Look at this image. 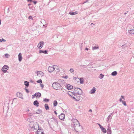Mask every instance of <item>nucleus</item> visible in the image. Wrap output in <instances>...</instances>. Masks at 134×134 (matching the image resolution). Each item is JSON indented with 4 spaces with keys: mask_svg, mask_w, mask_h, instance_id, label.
I'll use <instances>...</instances> for the list:
<instances>
[{
    "mask_svg": "<svg viewBox=\"0 0 134 134\" xmlns=\"http://www.w3.org/2000/svg\"><path fill=\"white\" fill-rule=\"evenodd\" d=\"M6 40L3 38H2L0 40V41L1 42H3L4 41L5 42Z\"/></svg>",
    "mask_w": 134,
    "mask_h": 134,
    "instance_id": "nucleus-41",
    "label": "nucleus"
},
{
    "mask_svg": "<svg viewBox=\"0 0 134 134\" xmlns=\"http://www.w3.org/2000/svg\"><path fill=\"white\" fill-rule=\"evenodd\" d=\"M37 74L39 76H42L44 75V73L41 71H38L37 72Z\"/></svg>",
    "mask_w": 134,
    "mask_h": 134,
    "instance_id": "nucleus-14",
    "label": "nucleus"
},
{
    "mask_svg": "<svg viewBox=\"0 0 134 134\" xmlns=\"http://www.w3.org/2000/svg\"><path fill=\"white\" fill-rule=\"evenodd\" d=\"M59 119L61 120H64L65 119V115L64 114L61 113L59 115Z\"/></svg>",
    "mask_w": 134,
    "mask_h": 134,
    "instance_id": "nucleus-7",
    "label": "nucleus"
},
{
    "mask_svg": "<svg viewBox=\"0 0 134 134\" xmlns=\"http://www.w3.org/2000/svg\"><path fill=\"white\" fill-rule=\"evenodd\" d=\"M24 85L26 87H28L29 86V82L27 81H25L24 82Z\"/></svg>",
    "mask_w": 134,
    "mask_h": 134,
    "instance_id": "nucleus-22",
    "label": "nucleus"
},
{
    "mask_svg": "<svg viewBox=\"0 0 134 134\" xmlns=\"http://www.w3.org/2000/svg\"><path fill=\"white\" fill-rule=\"evenodd\" d=\"M40 86L41 87H42V88H43L44 87V85L43 84H41L40 85Z\"/></svg>",
    "mask_w": 134,
    "mask_h": 134,
    "instance_id": "nucleus-47",
    "label": "nucleus"
},
{
    "mask_svg": "<svg viewBox=\"0 0 134 134\" xmlns=\"http://www.w3.org/2000/svg\"><path fill=\"white\" fill-rule=\"evenodd\" d=\"M28 2H32V0H27Z\"/></svg>",
    "mask_w": 134,
    "mask_h": 134,
    "instance_id": "nucleus-54",
    "label": "nucleus"
},
{
    "mask_svg": "<svg viewBox=\"0 0 134 134\" xmlns=\"http://www.w3.org/2000/svg\"><path fill=\"white\" fill-rule=\"evenodd\" d=\"M48 120V124L49 125V126L51 128H52V127H51V125L50 124V123L49 121Z\"/></svg>",
    "mask_w": 134,
    "mask_h": 134,
    "instance_id": "nucleus-48",
    "label": "nucleus"
},
{
    "mask_svg": "<svg viewBox=\"0 0 134 134\" xmlns=\"http://www.w3.org/2000/svg\"><path fill=\"white\" fill-rule=\"evenodd\" d=\"M88 50V49L87 48H86L85 49V50Z\"/></svg>",
    "mask_w": 134,
    "mask_h": 134,
    "instance_id": "nucleus-61",
    "label": "nucleus"
},
{
    "mask_svg": "<svg viewBox=\"0 0 134 134\" xmlns=\"http://www.w3.org/2000/svg\"><path fill=\"white\" fill-rule=\"evenodd\" d=\"M30 82L32 83L34 82V81L32 80H31L30 81Z\"/></svg>",
    "mask_w": 134,
    "mask_h": 134,
    "instance_id": "nucleus-56",
    "label": "nucleus"
},
{
    "mask_svg": "<svg viewBox=\"0 0 134 134\" xmlns=\"http://www.w3.org/2000/svg\"><path fill=\"white\" fill-rule=\"evenodd\" d=\"M54 113L56 115H57V113L56 111H54Z\"/></svg>",
    "mask_w": 134,
    "mask_h": 134,
    "instance_id": "nucleus-58",
    "label": "nucleus"
},
{
    "mask_svg": "<svg viewBox=\"0 0 134 134\" xmlns=\"http://www.w3.org/2000/svg\"><path fill=\"white\" fill-rule=\"evenodd\" d=\"M128 32L131 34H134V30L133 29L129 30L128 31Z\"/></svg>",
    "mask_w": 134,
    "mask_h": 134,
    "instance_id": "nucleus-23",
    "label": "nucleus"
},
{
    "mask_svg": "<svg viewBox=\"0 0 134 134\" xmlns=\"http://www.w3.org/2000/svg\"><path fill=\"white\" fill-rule=\"evenodd\" d=\"M31 5V4H28V6H30V5Z\"/></svg>",
    "mask_w": 134,
    "mask_h": 134,
    "instance_id": "nucleus-63",
    "label": "nucleus"
},
{
    "mask_svg": "<svg viewBox=\"0 0 134 134\" xmlns=\"http://www.w3.org/2000/svg\"><path fill=\"white\" fill-rule=\"evenodd\" d=\"M5 55L6 58H8V57L9 55L7 53L5 54Z\"/></svg>",
    "mask_w": 134,
    "mask_h": 134,
    "instance_id": "nucleus-46",
    "label": "nucleus"
},
{
    "mask_svg": "<svg viewBox=\"0 0 134 134\" xmlns=\"http://www.w3.org/2000/svg\"><path fill=\"white\" fill-rule=\"evenodd\" d=\"M73 89H74V90L75 92V93H77L78 92H80V91H81L82 92V91L81 89L80 88H78V87H74L73 88Z\"/></svg>",
    "mask_w": 134,
    "mask_h": 134,
    "instance_id": "nucleus-6",
    "label": "nucleus"
},
{
    "mask_svg": "<svg viewBox=\"0 0 134 134\" xmlns=\"http://www.w3.org/2000/svg\"><path fill=\"white\" fill-rule=\"evenodd\" d=\"M21 55L22 54L21 53H20L18 55V60L19 62H21L22 59Z\"/></svg>",
    "mask_w": 134,
    "mask_h": 134,
    "instance_id": "nucleus-19",
    "label": "nucleus"
},
{
    "mask_svg": "<svg viewBox=\"0 0 134 134\" xmlns=\"http://www.w3.org/2000/svg\"><path fill=\"white\" fill-rule=\"evenodd\" d=\"M35 96H34V95H32V99H33V98H35Z\"/></svg>",
    "mask_w": 134,
    "mask_h": 134,
    "instance_id": "nucleus-57",
    "label": "nucleus"
},
{
    "mask_svg": "<svg viewBox=\"0 0 134 134\" xmlns=\"http://www.w3.org/2000/svg\"><path fill=\"white\" fill-rule=\"evenodd\" d=\"M37 83H41L42 82V81L41 79H40L37 81Z\"/></svg>",
    "mask_w": 134,
    "mask_h": 134,
    "instance_id": "nucleus-38",
    "label": "nucleus"
},
{
    "mask_svg": "<svg viewBox=\"0 0 134 134\" xmlns=\"http://www.w3.org/2000/svg\"><path fill=\"white\" fill-rule=\"evenodd\" d=\"M63 77L65 79H67L68 78V76H63Z\"/></svg>",
    "mask_w": 134,
    "mask_h": 134,
    "instance_id": "nucleus-50",
    "label": "nucleus"
},
{
    "mask_svg": "<svg viewBox=\"0 0 134 134\" xmlns=\"http://www.w3.org/2000/svg\"><path fill=\"white\" fill-rule=\"evenodd\" d=\"M25 90L26 92L27 93H28L29 92V91L27 89L25 88Z\"/></svg>",
    "mask_w": 134,
    "mask_h": 134,
    "instance_id": "nucleus-45",
    "label": "nucleus"
},
{
    "mask_svg": "<svg viewBox=\"0 0 134 134\" xmlns=\"http://www.w3.org/2000/svg\"><path fill=\"white\" fill-rule=\"evenodd\" d=\"M47 52L48 51H39V53H43L46 54L48 53Z\"/></svg>",
    "mask_w": 134,
    "mask_h": 134,
    "instance_id": "nucleus-27",
    "label": "nucleus"
},
{
    "mask_svg": "<svg viewBox=\"0 0 134 134\" xmlns=\"http://www.w3.org/2000/svg\"><path fill=\"white\" fill-rule=\"evenodd\" d=\"M29 8L30 9L33 10H35V7L33 6H29Z\"/></svg>",
    "mask_w": 134,
    "mask_h": 134,
    "instance_id": "nucleus-35",
    "label": "nucleus"
},
{
    "mask_svg": "<svg viewBox=\"0 0 134 134\" xmlns=\"http://www.w3.org/2000/svg\"><path fill=\"white\" fill-rule=\"evenodd\" d=\"M118 74V73L116 71H114L112 72L111 74V75L113 76H115L116 75Z\"/></svg>",
    "mask_w": 134,
    "mask_h": 134,
    "instance_id": "nucleus-26",
    "label": "nucleus"
},
{
    "mask_svg": "<svg viewBox=\"0 0 134 134\" xmlns=\"http://www.w3.org/2000/svg\"><path fill=\"white\" fill-rule=\"evenodd\" d=\"M28 114L29 117H31L32 115H33V114L32 112L29 113Z\"/></svg>",
    "mask_w": 134,
    "mask_h": 134,
    "instance_id": "nucleus-42",
    "label": "nucleus"
},
{
    "mask_svg": "<svg viewBox=\"0 0 134 134\" xmlns=\"http://www.w3.org/2000/svg\"><path fill=\"white\" fill-rule=\"evenodd\" d=\"M29 16V19H31H31H33V18H32V16Z\"/></svg>",
    "mask_w": 134,
    "mask_h": 134,
    "instance_id": "nucleus-43",
    "label": "nucleus"
},
{
    "mask_svg": "<svg viewBox=\"0 0 134 134\" xmlns=\"http://www.w3.org/2000/svg\"><path fill=\"white\" fill-rule=\"evenodd\" d=\"M36 94H37L36 95V97H40L41 96V94L40 92H37L36 93Z\"/></svg>",
    "mask_w": 134,
    "mask_h": 134,
    "instance_id": "nucleus-33",
    "label": "nucleus"
},
{
    "mask_svg": "<svg viewBox=\"0 0 134 134\" xmlns=\"http://www.w3.org/2000/svg\"><path fill=\"white\" fill-rule=\"evenodd\" d=\"M130 44V43H129V42H128L127 43H126L122 45V48H125L126 47H127L128 46H129Z\"/></svg>",
    "mask_w": 134,
    "mask_h": 134,
    "instance_id": "nucleus-21",
    "label": "nucleus"
},
{
    "mask_svg": "<svg viewBox=\"0 0 134 134\" xmlns=\"http://www.w3.org/2000/svg\"><path fill=\"white\" fill-rule=\"evenodd\" d=\"M52 87L54 89L56 90L60 89L62 90L63 88L62 85L57 82H54L52 84Z\"/></svg>",
    "mask_w": 134,
    "mask_h": 134,
    "instance_id": "nucleus-2",
    "label": "nucleus"
},
{
    "mask_svg": "<svg viewBox=\"0 0 134 134\" xmlns=\"http://www.w3.org/2000/svg\"><path fill=\"white\" fill-rule=\"evenodd\" d=\"M124 96H121V97L122 98V99H125V98H124Z\"/></svg>",
    "mask_w": 134,
    "mask_h": 134,
    "instance_id": "nucleus-51",
    "label": "nucleus"
},
{
    "mask_svg": "<svg viewBox=\"0 0 134 134\" xmlns=\"http://www.w3.org/2000/svg\"><path fill=\"white\" fill-rule=\"evenodd\" d=\"M94 25V24H93V23H92L91 24V25Z\"/></svg>",
    "mask_w": 134,
    "mask_h": 134,
    "instance_id": "nucleus-64",
    "label": "nucleus"
},
{
    "mask_svg": "<svg viewBox=\"0 0 134 134\" xmlns=\"http://www.w3.org/2000/svg\"><path fill=\"white\" fill-rule=\"evenodd\" d=\"M69 14L71 15H76L77 14V13L76 11L75 12H70Z\"/></svg>",
    "mask_w": 134,
    "mask_h": 134,
    "instance_id": "nucleus-24",
    "label": "nucleus"
},
{
    "mask_svg": "<svg viewBox=\"0 0 134 134\" xmlns=\"http://www.w3.org/2000/svg\"><path fill=\"white\" fill-rule=\"evenodd\" d=\"M51 119H53L54 121L57 124L58 123V121L57 120L56 118H54L53 117H52L51 118Z\"/></svg>",
    "mask_w": 134,
    "mask_h": 134,
    "instance_id": "nucleus-29",
    "label": "nucleus"
},
{
    "mask_svg": "<svg viewBox=\"0 0 134 134\" xmlns=\"http://www.w3.org/2000/svg\"><path fill=\"white\" fill-rule=\"evenodd\" d=\"M68 90H71V89L73 88L74 87L73 86L70 84H68L66 86Z\"/></svg>",
    "mask_w": 134,
    "mask_h": 134,
    "instance_id": "nucleus-17",
    "label": "nucleus"
},
{
    "mask_svg": "<svg viewBox=\"0 0 134 134\" xmlns=\"http://www.w3.org/2000/svg\"><path fill=\"white\" fill-rule=\"evenodd\" d=\"M58 82L59 83H62V84H64L65 81L63 79H60L58 80Z\"/></svg>",
    "mask_w": 134,
    "mask_h": 134,
    "instance_id": "nucleus-28",
    "label": "nucleus"
},
{
    "mask_svg": "<svg viewBox=\"0 0 134 134\" xmlns=\"http://www.w3.org/2000/svg\"><path fill=\"white\" fill-rule=\"evenodd\" d=\"M96 90V88L95 87H93L92 89L91 90V92H90V93L93 94L95 93V91Z\"/></svg>",
    "mask_w": 134,
    "mask_h": 134,
    "instance_id": "nucleus-16",
    "label": "nucleus"
},
{
    "mask_svg": "<svg viewBox=\"0 0 134 134\" xmlns=\"http://www.w3.org/2000/svg\"><path fill=\"white\" fill-rule=\"evenodd\" d=\"M17 97L19 98H21L22 99H23V94L20 92H17L16 94Z\"/></svg>",
    "mask_w": 134,
    "mask_h": 134,
    "instance_id": "nucleus-9",
    "label": "nucleus"
},
{
    "mask_svg": "<svg viewBox=\"0 0 134 134\" xmlns=\"http://www.w3.org/2000/svg\"><path fill=\"white\" fill-rule=\"evenodd\" d=\"M89 111L90 112V111H91V112H92V110L91 109H90V110H89Z\"/></svg>",
    "mask_w": 134,
    "mask_h": 134,
    "instance_id": "nucleus-62",
    "label": "nucleus"
},
{
    "mask_svg": "<svg viewBox=\"0 0 134 134\" xmlns=\"http://www.w3.org/2000/svg\"><path fill=\"white\" fill-rule=\"evenodd\" d=\"M44 44V43L43 41L40 42L38 44L37 47L39 49H41L43 47Z\"/></svg>",
    "mask_w": 134,
    "mask_h": 134,
    "instance_id": "nucleus-8",
    "label": "nucleus"
},
{
    "mask_svg": "<svg viewBox=\"0 0 134 134\" xmlns=\"http://www.w3.org/2000/svg\"><path fill=\"white\" fill-rule=\"evenodd\" d=\"M122 102L124 106H126L127 105L126 102L125 101L123 100Z\"/></svg>",
    "mask_w": 134,
    "mask_h": 134,
    "instance_id": "nucleus-40",
    "label": "nucleus"
},
{
    "mask_svg": "<svg viewBox=\"0 0 134 134\" xmlns=\"http://www.w3.org/2000/svg\"><path fill=\"white\" fill-rule=\"evenodd\" d=\"M57 104L58 103L57 101L55 100L54 101L53 105L54 107L56 106L57 105Z\"/></svg>",
    "mask_w": 134,
    "mask_h": 134,
    "instance_id": "nucleus-34",
    "label": "nucleus"
},
{
    "mask_svg": "<svg viewBox=\"0 0 134 134\" xmlns=\"http://www.w3.org/2000/svg\"><path fill=\"white\" fill-rule=\"evenodd\" d=\"M37 111H39V112H36L35 111H33L32 113L33 114H39L42 112V111L40 109H38Z\"/></svg>",
    "mask_w": 134,
    "mask_h": 134,
    "instance_id": "nucleus-18",
    "label": "nucleus"
},
{
    "mask_svg": "<svg viewBox=\"0 0 134 134\" xmlns=\"http://www.w3.org/2000/svg\"><path fill=\"white\" fill-rule=\"evenodd\" d=\"M9 67L7 65H4L2 67V70L4 73L7 72V70L8 69Z\"/></svg>",
    "mask_w": 134,
    "mask_h": 134,
    "instance_id": "nucleus-4",
    "label": "nucleus"
},
{
    "mask_svg": "<svg viewBox=\"0 0 134 134\" xmlns=\"http://www.w3.org/2000/svg\"><path fill=\"white\" fill-rule=\"evenodd\" d=\"M112 131H111V128L110 127L108 126V128L107 131V134H111Z\"/></svg>",
    "mask_w": 134,
    "mask_h": 134,
    "instance_id": "nucleus-15",
    "label": "nucleus"
},
{
    "mask_svg": "<svg viewBox=\"0 0 134 134\" xmlns=\"http://www.w3.org/2000/svg\"><path fill=\"white\" fill-rule=\"evenodd\" d=\"M71 93L69 94H68L72 97V98L75 100L77 101H79L80 99V95L82 94L81 91L80 92H78L77 93H74L73 92H70Z\"/></svg>",
    "mask_w": 134,
    "mask_h": 134,
    "instance_id": "nucleus-1",
    "label": "nucleus"
},
{
    "mask_svg": "<svg viewBox=\"0 0 134 134\" xmlns=\"http://www.w3.org/2000/svg\"><path fill=\"white\" fill-rule=\"evenodd\" d=\"M104 76V75H103V74H100L99 77L100 79H102L103 77Z\"/></svg>",
    "mask_w": 134,
    "mask_h": 134,
    "instance_id": "nucleus-37",
    "label": "nucleus"
},
{
    "mask_svg": "<svg viewBox=\"0 0 134 134\" xmlns=\"http://www.w3.org/2000/svg\"><path fill=\"white\" fill-rule=\"evenodd\" d=\"M44 107L45 109L47 110H49V106L47 104H45L44 105Z\"/></svg>",
    "mask_w": 134,
    "mask_h": 134,
    "instance_id": "nucleus-25",
    "label": "nucleus"
},
{
    "mask_svg": "<svg viewBox=\"0 0 134 134\" xmlns=\"http://www.w3.org/2000/svg\"><path fill=\"white\" fill-rule=\"evenodd\" d=\"M43 101L46 102H48L49 101V99L45 98L44 99Z\"/></svg>",
    "mask_w": 134,
    "mask_h": 134,
    "instance_id": "nucleus-39",
    "label": "nucleus"
},
{
    "mask_svg": "<svg viewBox=\"0 0 134 134\" xmlns=\"http://www.w3.org/2000/svg\"><path fill=\"white\" fill-rule=\"evenodd\" d=\"M73 130H75L77 132H81L82 131V126L80 124L78 125H76V128H74Z\"/></svg>",
    "mask_w": 134,
    "mask_h": 134,
    "instance_id": "nucleus-3",
    "label": "nucleus"
},
{
    "mask_svg": "<svg viewBox=\"0 0 134 134\" xmlns=\"http://www.w3.org/2000/svg\"><path fill=\"white\" fill-rule=\"evenodd\" d=\"M119 100L121 102H122V101H123V100H122V98H120L119 99Z\"/></svg>",
    "mask_w": 134,
    "mask_h": 134,
    "instance_id": "nucleus-52",
    "label": "nucleus"
},
{
    "mask_svg": "<svg viewBox=\"0 0 134 134\" xmlns=\"http://www.w3.org/2000/svg\"><path fill=\"white\" fill-rule=\"evenodd\" d=\"M80 81L81 84H82L83 83V79L82 78H80Z\"/></svg>",
    "mask_w": 134,
    "mask_h": 134,
    "instance_id": "nucleus-32",
    "label": "nucleus"
},
{
    "mask_svg": "<svg viewBox=\"0 0 134 134\" xmlns=\"http://www.w3.org/2000/svg\"><path fill=\"white\" fill-rule=\"evenodd\" d=\"M54 69L55 68L54 67L49 66L48 68V71L49 72L51 73L53 71Z\"/></svg>",
    "mask_w": 134,
    "mask_h": 134,
    "instance_id": "nucleus-12",
    "label": "nucleus"
},
{
    "mask_svg": "<svg viewBox=\"0 0 134 134\" xmlns=\"http://www.w3.org/2000/svg\"><path fill=\"white\" fill-rule=\"evenodd\" d=\"M33 3H34L35 4H36V3H37V2L36 1H32Z\"/></svg>",
    "mask_w": 134,
    "mask_h": 134,
    "instance_id": "nucleus-49",
    "label": "nucleus"
},
{
    "mask_svg": "<svg viewBox=\"0 0 134 134\" xmlns=\"http://www.w3.org/2000/svg\"><path fill=\"white\" fill-rule=\"evenodd\" d=\"M70 71L72 73L74 71V70L73 69L71 68L70 69Z\"/></svg>",
    "mask_w": 134,
    "mask_h": 134,
    "instance_id": "nucleus-44",
    "label": "nucleus"
},
{
    "mask_svg": "<svg viewBox=\"0 0 134 134\" xmlns=\"http://www.w3.org/2000/svg\"><path fill=\"white\" fill-rule=\"evenodd\" d=\"M71 126L74 128H75L76 127V125L75 123H72L71 125Z\"/></svg>",
    "mask_w": 134,
    "mask_h": 134,
    "instance_id": "nucleus-30",
    "label": "nucleus"
},
{
    "mask_svg": "<svg viewBox=\"0 0 134 134\" xmlns=\"http://www.w3.org/2000/svg\"><path fill=\"white\" fill-rule=\"evenodd\" d=\"M83 43H80L79 47L80 48V50H81L82 49V46H83Z\"/></svg>",
    "mask_w": 134,
    "mask_h": 134,
    "instance_id": "nucleus-31",
    "label": "nucleus"
},
{
    "mask_svg": "<svg viewBox=\"0 0 134 134\" xmlns=\"http://www.w3.org/2000/svg\"><path fill=\"white\" fill-rule=\"evenodd\" d=\"M99 47L98 46H94L93 48H92L93 50L94 49H99Z\"/></svg>",
    "mask_w": 134,
    "mask_h": 134,
    "instance_id": "nucleus-36",
    "label": "nucleus"
},
{
    "mask_svg": "<svg viewBox=\"0 0 134 134\" xmlns=\"http://www.w3.org/2000/svg\"><path fill=\"white\" fill-rule=\"evenodd\" d=\"M72 123H75L76 125H78L79 124V122L76 119H73L71 120Z\"/></svg>",
    "mask_w": 134,
    "mask_h": 134,
    "instance_id": "nucleus-11",
    "label": "nucleus"
},
{
    "mask_svg": "<svg viewBox=\"0 0 134 134\" xmlns=\"http://www.w3.org/2000/svg\"><path fill=\"white\" fill-rule=\"evenodd\" d=\"M37 94H36V93H35L34 94V96H35L36 97V95Z\"/></svg>",
    "mask_w": 134,
    "mask_h": 134,
    "instance_id": "nucleus-60",
    "label": "nucleus"
},
{
    "mask_svg": "<svg viewBox=\"0 0 134 134\" xmlns=\"http://www.w3.org/2000/svg\"><path fill=\"white\" fill-rule=\"evenodd\" d=\"M88 0H86V1H85L83 2V4H84L85 3L87 2H88Z\"/></svg>",
    "mask_w": 134,
    "mask_h": 134,
    "instance_id": "nucleus-55",
    "label": "nucleus"
},
{
    "mask_svg": "<svg viewBox=\"0 0 134 134\" xmlns=\"http://www.w3.org/2000/svg\"><path fill=\"white\" fill-rule=\"evenodd\" d=\"M112 114L113 115L114 114V112H113L110 114L107 117L106 120L107 122H109L111 121V119L112 117L113 116V115H112Z\"/></svg>",
    "mask_w": 134,
    "mask_h": 134,
    "instance_id": "nucleus-5",
    "label": "nucleus"
},
{
    "mask_svg": "<svg viewBox=\"0 0 134 134\" xmlns=\"http://www.w3.org/2000/svg\"><path fill=\"white\" fill-rule=\"evenodd\" d=\"M128 12V11H127V12H125V13H124V14L125 15H126V14H127V13Z\"/></svg>",
    "mask_w": 134,
    "mask_h": 134,
    "instance_id": "nucleus-59",
    "label": "nucleus"
},
{
    "mask_svg": "<svg viewBox=\"0 0 134 134\" xmlns=\"http://www.w3.org/2000/svg\"><path fill=\"white\" fill-rule=\"evenodd\" d=\"M100 128L101 129V130L104 133H105L107 132V131L104 128L103 126H102L100 124H98Z\"/></svg>",
    "mask_w": 134,
    "mask_h": 134,
    "instance_id": "nucleus-10",
    "label": "nucleus"
},
{
    "mask_svg": "<svg viewBox=\"0 0 134 134\" xmlns=\"http://www.w3.org/2000/svg\"><path fill=\"white\" fill-rule=\"evenodd\" d=\"M43 130L42 128H40V129H38L37 131V134L38 133H40V134H43L44 133L43 131Z\"/></svg>",
    "mask_w": 134,
    "mask_h": 134,
    "instance_id": "nucleus-13",
    "label": "nucleus"
},
{
    "mask_svg": "<svg viewBox=\"0 0 134 134\" xmlns=\"http://www.w3.org/2000/svg\"><path fill=\"white\" fill-rule=\"evenodd\" d=\"M39 104L37 100L35 101L33 103L34 105L37 107L39 106Z\"/></svg>",
    "mask_w": 134,
    "mask_h": 134,
    "instance_id": "nucleus-20",
    "label": "nucleus"
},
{
    "mask_svg": "<svg viewBox=\"0 0 134 134\" xmlns=\"http://www.w3.org/2000/svg\"><path fill=\"white\" fill-rule=\"evenodd\" d=\"M10 46H10H8L6 48H4V49H8V47H9V46Z\"/></svg>",
    "mask_w": 134,
    "mask_h": 134,
    "instance_id": "nucleus-53",
    "label": "nucleus"
}]
</instances>
